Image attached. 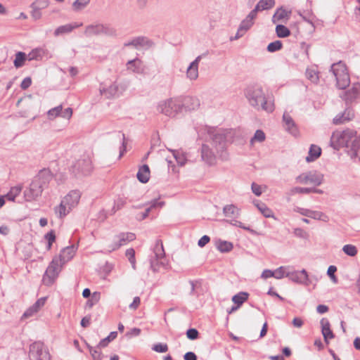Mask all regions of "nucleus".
Segmentation results:
<instances>
[{
    "label": "nucleus",
    "instance_id": "1",
    "mask_svg": "<svg viewBox=\"0 0 360 360\" xmlns=\"http://www.w3.org/2000/svg\"><path fill=\"white\" fill-rule=\"evenodd\" d=\"M333 142H336L340 147H345L351 158H358L360 160V136L350 129L342 131H335L331 137Z\"/></svg>",
    "mask_w": 360,
    "mask_h": 360
},
{
    "label": "nucleus",
    "instance_id": "2",
    "mask_svg": "<svg viewBox=\"0 0 360 360\" xmlns=\"http://www.w3.org/2000/svg\"><path fill=\"white\" fill-rule=\"evenodd\" d=\"M245 96L249 104L257 110L272 112L274 103L271 96L266 95L262 87L250 86L245 91Z\"/></svg>",
    "mask_w": 360,
    "mask_h": 360
},
{
    "label": "nucleus",
    "instance_id": "3",
    "mask_svg": "<svg viewBox=\"0 0 360 360\" xmlns=\"http://www.w3.org/2000/svg\"><path fill=\"white\" fill-rule=\"evenodd\" d=\"M52 179L49 169H42L34 176L30 186L24 191V198L26 201L32 202L39 198L43 190L47 186Z\"/></svg>",
    "mask_w": 360,
    "mask_h": 360
},
{
    "label": "nucleus",
    "instance_id": "4",
    "mask_svg": "<svg viewBox=\"0 0 360 360\" xmlns=\"http://www.w3.org/2000/svg\"><path fill=\"white\" fill-rule=\"evenodd\" d=\"M81 193L77 190L70 191L61 200L58 206L55 207L54 212L59 218L65 217L79 203Z\"/></svg>",
    "mask_w": 360,
    "mask_h": 360
},
{
    "label": "nucleus",
    "instance_id": "5",
    "mask_svg": "<svg viewBox=\"0 0 360 360\" xmlns=\"http://www.w3.org/2000/svg\"><path fill=\"white\" fill-rule=\"evenodd\" d=\"M180 97H172L160 101L156 106V110L169 117H176L181 112Z\"/></svg>",
    "mask_w": 360,
    "mask_h": 360
},
{
    "label": "nucleus",
    "instance_id": "6",
    "mask_svg": "<svg viewBox=\"0 0 360 360\" xmlns=\"http://www.w3.org/2000/svg\"><path fill=\"white\" fill-rule=\"evenodd\" d=\"M207 134L212 140V146L214 148L216 153H217L221 158H226V153L225 152L226 148V141L224 131L222 129H216L209 128Z\"/></svg>",
    "mask_w": 360,
    "mask_h": 360
},
{
    "label": "nucleus",
    "instance_id": "7",
    "mask_svg": "<svg viewBox=\"0 0 360 360\" xmlns=\"http://www.w3.org/2000/svg\"><path fill=\"white\" fill-rule=\"evenodd\" d=\"M84 34L86 37L99 35L115 37L117 35V32L114 27L109 25L95 23L86 26Z\"/></svg>",
    "mask_w": 360,
    "mask_h": 360
},
{
    "label": "nucleus",
    "instance_id": "8",
    "mask_svg": "<svg viewBox=\"0 0 360 360\" xmlns=\"http://www.w3.org/2000/svg\"><path fill=\"white\" fill-rule=\"evenodd\" d=\"M331 71L335 77L337 86L345 89L350 83V78L347 71L346 66L342 62L334 63L331 66Z\"/></svg>",
    "mask_w": 360,
    "mask_h": 360
},
{
    "label": "nucleus",
    "instance_id": "9",
    "mask_svg": "<svg viewBox=\"0 0 360 360\" xmlns=\"http://www.w3.org/2000/svg\"><path fill=\"white\" fill-rule=\"evenodd\" d=\"M165 255L162 243L158 240L155 245L153 255L150 258V266L153 271L156 272L159 270L160 266H165L166 265Z\"/></svg>",
    "mask_w": 360,
    "mask_h": 360
},
{
    "label": "nucleus",
    "instance_id": "10",
    "mask_svg": "<svg viewBox=\"0 0 360 360\" xmlns=\"http://www.w3.org/2000/svg\"><path fill=\"white\" fill-rule=\"evenodd\" d=\"M30 360H51L48 348L42 342L37 341L30 345Z\"/></svg>",
    "mask_w": 360,
    "mask_h": 360
},
{
    "label": "nucleus",
    "instance_id": "11",
    "mask_svg": "<svg viewBox=\"0 0 360 360\" xmlns=\"http://www.w3.org/2000/svg\"><path fill=\"white\" fill-rule=\"evenodd\" d=\"M92 169V162L90 157L84 155L72 165L70 170L75 176H79L89 174Z\"/></svg>",
    "mask_w": 360,
    "mask_h": 360
},
{
    "label": "nucleus",
    "instance_id": "12",
    "mask_svg": "<svg viewBox=\"0 0 360 360\" xmlns=\"http://www.w3.org/2000/svg\"><path fill=\"white\" fill-rule=\"evenodd\" d=\"M295 181L301 184H310L317 186L323 183V175L317 171H308L298 175L295 178Z\"/></svg>",
    "mask_w": 360,
    "mask_h": 360
},
{
    "label": "nucleus",
    "instance_id": "13",
    "mask_svg": "<svg viewBox=\"0 0 360 360\" xmlns=\"http://www.w3.org/2000/svg\"><path fill=\"white\" fill-rule=\"evenodd\" d=\"M127 84H117L114 82L108 86L101 85L100 87V94L106 98L110 99L120 96L127 88Z\"/></svg>",
    "mask_w": 360,
    "mask_h": 360
},
{
    "label": "nucleus",
    "instance_id": "14",
    "mask_svg": "<svg viewBox=\"0 0 360 360\" xmlns=\"http://www.w3.org/2000/svg\"><path fill=\"white\" fill-rule=\"evenodd\" d=\"M135 239L136 236L133 233H120L114 236L112 242L108 245V250L109 252L115 251Z\"/></svg>",
    "mask_w": 360,
    "mask_h": 360
},
{
    "label": "nucleus",
    "instance_id": "15",
    "mask_svg": "<svg viewBox=\"0 0 360 360\" xmlns=\"http://www.w3.org/2000/svg\"><path fill=\"white\" fill-rule=\"evenodd\" d=\"M295 211L303 216L312 218L316 220H320L323 221H328L329 220L328 217L322 212L311 210L302 207H296Z\"/></svg>",
    "mask_w": 360,
    "mask_h": 360
},
{
    "label": "nucleus",
    "instance_id": "16",
    "mask_svg": "<svg viewBox=\"0 0 360 360\" xmlns=\"http://www.w3.org/2000/svg\"><path fill=\"white\" fill-rule=\"evenodd\" d=\"M286 277H288L292 281L300 283V284H309V276L307 271L302 269V271H288L286 272Z\"/></svg>",
    "mask_w": 360,
    "mask_h": 360
},
{
    "label": "nucleus",
    "instance_id": "17",
    "mask_svg": "<svg viewBox=\"0 0 360 360\" xmlns=\"http://www.w3.org/2000/svg\"><path fill=\"white\" fill-rule=\"evenodd\" d=\"M203 55H199L192 61L186 69V78L190 81H195L199 77L198 67Z\"/></svg>",
    "mask_w": 360,
    "mask_h": 360
},
{
    "label": "nucleus",
    "instance_id": "18",
    "mask_svg": "<svg viewBox=\"0 0 360 360\" xmlns=\"http://www.w3.org/2000/svg\"><path fill=\"white\" fill-rule=\"evenodd\" d=\"M180 103L181 112L183 110H195L200 105V100L197 97L194 96H185L184 98L180 97Z\"/></svg>",
    "mask_w": 360,
    "mask_h": 360
},
{
    "label": "nucleus",
    "instance_id": "19",
    "mask_svg": "<svg viewBox=\"0 0 360 360\" xmlns=\"http://www.w3.org/2000/svg\"><path fill=\"white\" fill-rule=\"evenodd\" d=\"M360 96V84L354 83L352 86L341 95L347 104L352 103Z\"/></svg>",
    "mask_w": 360,
    "mask_h": 360
},
{
    "label": "nucleus",
    "instance_id": "20",
    "mask_svg": "<svg viewBox=\"0 0 360 360\" xmlns=\"http://www.w3.org/2000/svg\"><path fill=\"white\" fill-rule=\"evenodd\" d=\"M63 265L58 257L53 259L45 272V275L50 279V282H52L58 276Z\"/></svg>",
    "mask_w": 360,
    "mask_h": 360
},
{
    "label": "nucleus",
    "instance_id": "21",
    "mask_svg": "<svg viewBox=\"0 0 360 360\" xmlns=\"http://www.w3.org/2000/svg\"><path fill=\"white\" fill-rule=\"evenodd\" d=\"M354 117V113L352 109L346 108L342 112L337 115L333 120V123L335 125L342 124L352 120Z\"/></svg>",
    "mask_w": 360,
    "mask_h": 360
},
{
    "label": "nucleus",
    "instance_id": "22",
    "mask_svg": "<svg viewBox=\"0 0 360 360\" xmlns=\"http://www.w3.org/2000/svg\"><path fill=\"white\" fill-rule=\"evenodd\" d=\"M76 250L77 247L75 245L68 246L61 250L58 259L62 264H65L73 258Z\"/></svg>",
    "mask_w": 360,
    "mask_h": 360
},
{
    "label": "nucleus",
    "instance_id": "23",
    "mask_svg": "<svg viewBox=\"0 0 360 360\" xmlns=\"http://www.w3.org/2000/svg\"><path fill=\"white\" fill-rule=\"evenodd\" d=\"M149 206L146 209L145 212L139 213L136 215V219L139 221H142L148 217L150 212L153 209L161 208L164 206L165 202L153 200L148 204Z\"/></svg>",
    "mask_w": 360,
    "mask_h": 360
},
{
    "label": "nucleus",
    "instance_id": "24",
    "mask_svg": "<svg viewBox=\"0 0 360 360\" xmlns=\"http://www.w3.org/2000/svg\"><path fill=\"white\" fill-rule=\"evenodd\" d=\"M218 155L216 151L211 150L206 144H203L201 148V157L202 160L209 165H212L215 160V156Z\"/></svg>",
    "mask_w": 360,
    "mask_h": 360
},
{
    "label": "nucleus",
    "instance_id": "25",
    "mask_svg": "<svg viewBox=\"0 0 360 360\" xmlns=\"http://www.w3.org/2000/svg\"><path fill=\"white\" fill-rule=\"evenodd\" d=\"M257 17L255 11H251L246 18L243 20L238 27L240 32L243 31L245 33L249 30L254 25V20Z\"/></svg>",
    "mask_w": 360,
    "mask_h": 360
},
{
    "label": "nucleus",
    "instance_id": "26",
    "mask_svg": "<svg viewBox=\"0 0 360 360\" xmlns=\"http://www.w3.org/2000/svg\"><path fill=\"white\" fill-rule=\"evenodd\" d=\"M283 120L285 129L293 136H296L298 133V131L295 122L290 115L287 112H284L283 115Z\"/></svg>",
    "mask_w": 360,
    "mask_h": 360
},
{
    "label": "nucleus",
    "instance_id": "27",
    "mask_svg": "<svg viewBox=\"0 0 360 360\" xmlns=\"http://www.w3.org/2000/svg\"><path fill=\"white\" fill-rule=\"evenodd\" d=\"M82 23L74 22L59 26L54 31V35L58 37L60 35L71 32L74 29L82 26Z\"/></svg>",
    "mask_w": 360,
    "mask_h": 360
},
{
    "label": "nucleus",
    "instance_id": "28",
    "mask_svg": "<svg viewBox=\"0 0 360 360\" xmlns=\"http://www.w3.org/2000/svg\"><path fill=\"white\" fill-rule=\"evenodd\" d=\"M321 325V332L324 340L328 343V339L334 338V334L330 330V325L328 319L323 318L320 322Z\"/></svg>",
    "mask_w": 360,
    "mask_h": 360
},
{
    "label": "nucleus",
    "instance_id": "29",
    "mask_svg": "<svg viewBox=\"0 0 360 360\" xmlns=\"http://www.w3.org/2000/svg\"><path fill=\"white\" fill-rule=\"evenodd\" d=\"M152 45V43L150 41H149L146 37H136L131 41L125 43L124 46H133L136 48L139 47H150Z\"/></svg>",
    "mask_w": 360,
    "mask_h": 360
},
{
    "label": "nucleus",
    "instance_id": "30",
    "mask_svg": "<svg viewBox=\"0 0 360 360\" xmlns=\"http://www.w3.org/2000/svg\"><path fill=\"white\" fill-rule=\"evenodd\" d=\"M290 13L291 11H288L283 8L277 9L272 17L273 23L276 24L278 22H285L290 18Z\"/></svg>",
    "mask_w": 360,
    "mask_h": 360
},
{
    "label": "nucleus",
    "instance_id": "31",
    "mask_svg": "<svg viewBox=\"0 0 360 360\" xmlns=\"http://www.w3.org/2000/svg\"><path fill=\"white\" fill-rule=\"evenodd\" d=\"M321 154V148L314 144L311 145L308 155L306 157V161L307 162H314L320 157Z\"/></svg>",
    "mask_w": 360,
    "mask_h": 360
},
{
    "label": "nucleus",
    "instance_id": "32",
    "mask_svg": "<svg viewBox=\"0 0 360 360\" xmlns=\"http://www.w3.org/2000/svg\"><path fill=\"white\" fill-rule=\"evenodd\" d=\"M136 176L140 182H148L150 177L149 167L147 165H143L141 166L137 172Z\"/></svg>",
    "mask_w": 360,
    "mask_h": 360
},
{
    "label": "nucleus",
    "instance_id": "33",
    "mask_svg": "<svg viewBox=\"0 0 360 360\" xmlns=\"http://www.w3.org/2000/svg\"><path fill=\"white\" fill-rule=\"evenodd\" d=\"M274 4V0H259L252 11H255V13L257 14L259 11H264L271 8Z\"/></svg>",
    "mask_w": 360,
    "mask_h": 360
},
{
    "label": "nucleus",
    "instance_id": "34",
    "mask_svg": "<svg viewBox=\"0 0 360 360\" xmlns=\"http://www.w3.org/2000/svg\"><path fill=\"white\" fill-rule=\"evenodd\" d=\"M255 205L258 208L260 212L266 218L274 217V213L272 210L269 208L266 204L259 200L254 202Z\"/></svg>",
    "mask_w": 360,
    "mask_h": 360
},
{
    "label": "nucleus",
    "instance_id": "35",
    "mask_svg": "<svg viewBox=\"0 0 360 360\" xmlns=\"http://www.w3.org/2000/svg\"><path fill=\"white\" fill-rule=\"evenodd\" d=\"M45 50L43 49H41V48H39V49H35L34 50H32V51H30L28 54H27V60H41L43 58V57L45 55Z\"/></svg>",
    "mask_w": 360,
    "mask_h": 360
},
{
    "label": "nucleus",
    "instance_id": "36",
    "mask_svg": "<svg viewBox=\"0 0 360 360\" xmlns=\"http://www.w3.org/2000/svg\"><path fill=\"white\" fill-rule=\"evenodd\" d=\"M306 77L311 82L316 84L319 80V72L315 67L308 68L306 70Z\"/></svg>",
    "mask_w": 360,
    "mask_h": 360
},
{
    "label": "nucleus",
    "instance_id": "37",
    "mask_svg": "<svg viewBox=\"0 0 360 360\" xmlns=\"http://www.w3.org/2000/svg\"><path fill=\"white\" fill-rule=\"evenodd\" d=\"M22 189L21 185H18L11 188L9 192L4 195L5 198L10 201H14L15 198L19 195Z\"/></svg>",
    "mask_w": 360,
    "mask_h": 360
},
{
    "label": "nucleus",
    "instance_id": "38",
    "mask_svg": "<svg viewBox=\"0 0 360 360\" xmlns=\"http://www.w3.org/2000/svg\"><path fill=\"white\" fill-rule=\"evenodd\" d=\"M27 59V55L22 51H18L15 53V58L13 61L14 66L16 68H21L24 65L25 60Z\"/></svg>",
    "mask_w": 360,
    "mask_h": 360
},
{
    "label": "nucleus",
    "instance_id": "39",
    "mask_svg": "<svg viewBox=\"0 0 360 360\" xmlns=\"http://www.w3.org/2000/svg\"><path fill=\"white\" fill-rule=\"evenodd\" d=\"M249 297V294L246 292H240L239 293L235 295L232 297V301L236 304L238 307H240L243 302H245Z\"/></svg>",
    "mask_w": 360,
    "mask_h": 360
},
{
    "label": "nucleus",
    "instance_id": "40",
    "mask_svg": "<svg viewBox=\"0 0 360 360\" xmlns=\"http://www.w3.org/2000/svg\"><path fill=\"white\" fill-rule=\"evenodd\" d=\"M223 212L226 217H235L238 214V209L233 205H227L224 207Z\"/></svg>",
    "mask_w": 360,
    "mask_h": 360
},
{
    "label": "nucleus",
    "instance_id": "41",
    "mask_svg": "<svg viewBox=\"0 0 360 360\" xmlns=\"http://www.w3.org/2000/svg\"><path fill=\"white\" fill-rule=\"evenodd\" d=\"M233 244L225 240H219L217 243V248L221 252H229L233 249Z\"/></svg>",
    "mask_w": 360,
    "mask_h": 360
},
{
    "label": "nucleus",
    "instance_id": "42",
    "mask_svg": "<svg viewBox=\"0 0 360 360\" xmlns=\"http://www.w3.org/2000/svg\"><path fill=\"white\" fill-rule=\"evenodd\" d=\"M141 61L138 59H134L128 61L127 63V70L133 72L139 73L140 72Z\"/></svg>",
    "mask_w": 360,
    "mask_h": 360
},
{
    "label": "nucleus",
    "instance_id": "43",
    "mask_svg": "<svg viewBox=\"0 0 360 360\" xmlns=\"http://www.w3.org/2000/svg\"><path fill=\"white\" fill-rule=\"evenodd\" d=\"M312 188H302V187H293L292 188L289 192L288 195H294L296 194H308L312 193Z\"/></svg>",
    "mask_w": 360,
    "mask_h": 360
},
{
    "label": "nucleus",
    "instance_id": "44",
    "mask_svg": "<svg viewBox=\"0 0 360 360\" xmlns=\"http://www.w3.org/2000/svg\"><path fill=\"white\" fill-rule=\"evenodd\" d=\"M276 35L280 38L287 37L290 34L289 29L283 25H276Z\"/></svg>",
    "mask_w": 360,
    "mask_h": 360
},
{
    "label": "nucleus",
    "instance_id": "45",
    "mask_svg": "<svg viewBox=\"0 0 360 360\" xmlns=\"http://www.w3.org/2000/svg\"><path fill=\"white\" fill-rule=\"evenodd\" d=\"M172 153L177 164L179 166H183L185 165L187 160L186 156L181 151L173 150H172Z\"/></svg>",
    "mask_w": 360,
    "mask_h": 360
},
{
    "label": "nucleus",
    "instance_id": "46",
    "mask_svg": "<svg viewBox=\"0 0 360 360\" xmlns=\"http://www.w3.org/2000/svg\"><path fill=\"white\" fill-rule=\"evenodd\" d=\"M101 299V294L98 292H94L86 303V308H91L96 304Z\"/></svg>",
    "mask_w": 360,
    "mask_h": 360
},
{
    "label": "nucleus",
    "instance_id": "47",
    "mask_svg": "<svg viewBox=\"0 0 360 360\" xmlns=\"http://www.w3.org/2000/svg\"><path fill=\"white\" fill-rule=\"evenodd\" d=\"M342 250L345 255L349 257H354L358 252L356 247L351 244L345 245Z\"/></svg>",
    "mask_w": 360,
    "mask_h": 360
},
{
    "label": "nucleus",
    "instance_id": "48",
    "mask_svg": "<svg viewBox=\"0 0 360 360\" xmlns=\"http://www.w3.org/2000/svg\"><path fill=\"white\" fill-rule=\"evenodd\" d=\"M90 2V0H75L72 4V8L75 11L83 10Z\"/></svg>",
    "mask_w": 360,
    "mask_h": 360
},
{
    "label": "nucleus",
    "instance_id": "49",
    "mask_svg": "<svg viewBox=\"0 0 360 360\" xmlns=\"http://www.w3.org/2000/svg\"><path fill=\"white\" fill-rule=\"evenodd\" d=\"M117 333L115 331L111 332L108 337L101 340L98 345V347H105L110 342L116 338Z\"/></svg>",
    "mask_w": 360,
    "mask_h": 360
},
{
    "label": "nucleus",
    "instance_id": "50",
    "mask_svg": "<svg viewBox=\"0 0 360 360\" xmlns=\"http://www.w3.org/2000/svg\"><path fill=\"white\" fill-rule=\"evenodd\" d=\"M266 136L263 131L258 129L255 131L254 136L250 140V143L252 145L255 142L262 143L265 140Z\"/></svg>",
    "mask_w": 360,
    "mask_h": 360
},
{
    "label": "nucleus",
    "instance_id": "51",
    "mask_svg": "<svg viewBox=\"0 0 360 360\" xmlns=\"http://www.w3.org/2000/svg\"><path fill=\"white\" fill-rule=\"evenodd\" d=\"M289 266H280L274 271V278L281 279L286 277V272L289 271Z\"/></svg>",
    "mask_w": 360,
    "mask_h": 360
},
{
    "label": "nucleus",
    "instance_id": "52",
    "mask_svg": "<svg viewBox=\"0 0 360 360\" xmlns=\"http://www.w3.org/2000/svg\"><path fill=\"white\" fill-rule=\"evenodd\" d=\"M126 257L128 258L129 262L131 264V267L134 270L136 269V259H135V250L133 248H129L125 252Z\"/></svg>",
    "mask_w": 360,
    "mask_h": 360
},
{
    "label": "nucleus",
    "instance_id": "53",
    "mask_svg": "<svg viewBox=\"0 0 360 360\" xmlns=\"http://www.w3.org/2000/svg\"><path fill=\"white\" fill-rule=\"evenodd\" d=\"M61 110L62 105H59L58 106L50 109L47 112L49 119L53 120L56 117L60 116Z\"/></svg>",
    "mask_w": 360,
    "mask_h": 360
},
{
    "label": "nucleus",
    "instance_id": "54",
    "mask_svg": "<svg viewBox=\"0 0 360 360\" xmlns=\"http://www.w3.org/2000/svg\"><path fill=\"white\" fill-rule=\"evenodd\" d=\"M49 0H35L30 5V7H35L39 10L44 9L49 6Z\"/></svg>",
    "mask_w": 360,
    "mask_h": 360
},
{
    "label": "nucleus",
    "instance_id": "55",
    "mask_svg": "<svg viewBox=\"0 0 360 360\" xmlns=\"http://www.w3.org/2000/svg\"><path fill=\"white\" fill-rule=\"evenodd\" d=\"M282 42L279 40L274 41L273 42H271L267 46V51L269 52L273 53L277 51H279L282 49Z\"/></svg>",
    "mask_w": 360,
    "mask_h": 360
},
{
    "label": "nucleus",
    "instance_id": "56",
    "mask_svg": "<svg viewBox=\"0 0 360 360\" xmlns=\"http://www.w3.org/2000/svg\"><path fill=\"white\" fill-rule=\"evenodd\" d=\"M87 347L89 348V352L91 354V356L94 360H101L102 359L101 353L98 349V347H93L89 345H87Z\"/></svg>",
    "mask_w": 360,
    "mask_h": 360
},
{
    "label": "nucleus",
    "instance_id": "57",
    "mask_svg": "<svg viewBox=\"0 0 360 360\" xmlns=\"http://www.w3.org/2000/svg\"><path fill=\"white\" fill-rule=\"evenodd\" d=\"M294 235L300 238L307 240L309 237V233L301 228H295L293 230Z\"/></svg>",
    "mask_w": 360,
    "mask_h": 360
},
{
    "label": "nucleus",
    "instance_id": "58",
    "mask_svg": "<svg viewBox=\"0 0 360 360\" xmlns=\"http://www.w3.org/2000/svg\"><path fill=\"white\" fill-rule=\"evenodd\" d=\"M44 238L48 242L47 250H50L51 248L53 243L56 240L55 232L51 230L44 236Z\"/></svg>",
    "mask_w": 360,
    "mask_h": 360
},
{
    "label": "nucleus",
    "instance_id": "59",
    "mask_svg": "<svg viewBox=\"0 0 360 360\" xmlns=\"http://www.w3.org/2000/svg\"><path fill=\"white\" fill-rule=\"evenodd\" d=\"M152 349L156 352L164 353L168 350V347L167 344L158 343L154 345Z\"/></svg>",
    "mask_w": 360,
    "mask_h": 360
},
{
    "label": "nucleus",
    "instance_id": "60",
    "mask_svg": "<svg viewBox=\"0 0 360 360\" xmlns=\"http://www.w3.org/2000/svg\"><path fill=\"white\" fill-rule=\"evenodd\" d=\"M46 297H41L39 299H38L35 303L32 305V307L34 308V310H36L37 312L39 311V310L44 306L45 303H46Z\"/></svg>",
    "mask_w": 360,
    "mask_h": 360
},
{
    "label": "nucleus",
    "instance_id": "61",
    "mask_svg": "<svg viewBox=\"0 0 360 360\" xmlns=\"http://www.w3.org/2000/svg\"><path fill=\"white\" fill-rule=\"evenodd\" d=\"M199 333L195 328H190L186 331V336L191 340H196L198 338Z\"/></svg>",
    "mask_w": 360,
    "mask_h": 360
},
{
    "label": "nucleus",
    "instance_id": "62",
    "mask_svg": "<svg viewBox=\"0 0 360 360\" xmlns=\"http://www.w3.org/2000/svg\"><path fill=\"white\" fill-rule=\"evenodd\" d=\"M31 11V16L34 20H39L42 17V13L41 12V10L35 8V7H30Z\"/></svg>",
    "mask_w": 360,
    "mask_h": 360
},
{
    "label": "nucleus",
    "instance_id": "63",
    "mask_svg": "<svg viewBox=\"0 0 360 360\" xmlns=\"http://www.w3.org/2000/svg\"><path fill=\"white\" fill-rule=\"evenodd\" d=\"M126 204L125 200L122 198H119L114 205V207L112 208L113 212H117V210L122 209Z\"/></svg>",
    "mask_w": 360,
    "mask_h": 360
},
{
    "label": "nucleus",
    "instance_id": "64",
    "mask_svg": "<svg viewBox=\"0 0 360 360\" xmlns=\"http://www.w3.org/2000/svg\"><path fill=\"white\" fill-rule=\"evenodd\" d=\"M72 115V109L71 108H67L65 110H61L60 117L70 120Z\"/></svg>",
    "mask_w": 360,
    "mask_h": 360
}]
</instances>
